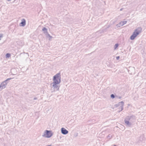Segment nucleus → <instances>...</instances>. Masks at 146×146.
<instances>
[{
	"mask_svg": "<svg viewBox=\"0 0 146 146\" xmlns=\"http://www.w3.org/2000/svg\"><path fill=\"white\" fill-rule=\"evenodd\" d=\"M136 119L135 116L133 115L127 116L125 118L124 122L127 125L130 126L132 125V123L134 122Z\"/></svg>",
	"mask_w": 146,
	"mask_h": 146,
	"instance_id": "1",
	"label": "nucleus"
},
{
	"mask_svg": "<svg viewBox=\"0 0 146 146\" xmlns=\"http://www.w3.org/2000/svg\"><path fill=\"white\" fill-rule=\"evenodd\" d=\"M142 31L141 27H138L135 30L132 35L131 36L130 39L131 40H134L135 38L140 34Z\"/></svg>",
	"mask_w": 146,
	"mask_h": 146,
	"instance_id": "2",
	"label": "nucleus"
},
{
	"mask_svg": "<svg viewBox=\"0 0 146 146\" xmlns=\"http://www.w3.org/2000/svg\"><path fill=\"white\" fill-rule=\"evenodd\" d=\"M124 104V102L123 101H121L115 105L114 106L115 108L118 107V109L119 110L117 111L119 112L123 110Z\"/></svg>",
	"mask_w": 146,
	"mask_h": 146,
	"instance_id": "3",
	"label": "nucleus"
},
{
	"mask_svg": "<svg viewBox=\"0 0 146 146\" xmlns=\"http://www.w3.org/2000/svg\"><path fill=\"white\" fill-rule=\"evenodd\" d=\"M61 75L60 73H58L54 75L53 77V81L58 83L61 82Z\"/></svg>",
	"mask_w": 146,
	"mask_h": 146,
	"instance_id": "4",
	"label": "nucleus"
},
{
	"mask_svg": "<svg viewBox=\"0 0 146 146\" xmlns=\"http://www.w3.org/2000/svg\"><path fill=\"white\" fill-rule=\"evenodd\" d=\"M52 135L53 134L51 131L46 130L45 131L42 136L45 137L50 138L52 136Z\"/></svg>",
	"mask_w": 146,
	"mask_h": 146,
	"instance_id": "5",
	"label": "nucleus"
},
{
	"mask_svg": "<svg viewBox=\"0 0 146 146\" xmlns=\"http://www.w3.org/2000/svg\"><path fill=\"white\" fill-rule=\"evenodd\" d=\"M11 79V78H8L1 83L0 85V88H1L2 90L6 87V86L8 83L7 81Z\"/></svg>",
	"mask_w": 146,
	"mask_h": 146,
	"instance_id": "6",
	"label": "nucleus"
},
{
	"mask_svg": "<svg viewBox=\"0 0 146 146\" xmlns=\"http://www.w3.org/2000/svg\"><path fill=\"white\" fill-rule=\"evenodd\" d=\"M59 83L53 82L50 84L51 86H52L54 89H56V90L58 91L60 86L59 85Z\"/></svg>",
	"mask_w": 146,
	"mask_h": 146,
	"instance_id": "7",
	"label": "nucleus"
},
{
	"mask_svg": "<svg viewBox=\"0 0 146 146\" xmlns=\"http://www.w3.org/2000/svg\"><path fill=\"white\" fill-rule=\"evenodd\" d=\"M128 71L129 74L133 75L135 73V69L134 67H131L129 68Z\"/></svg>",
	"mask_w": 146,
	"mask_h": 146,
	"instance_id": "8",
	"label": "nucleus"
},
{
	"mask_svg": "<svg viewBox=\"0 0 146 146\" xmlns=\"http://www.w3.org/2000/svg\"><path fill=\"white\" fill-rule=\"evenodd\" d=\"M61 133L63 135H66L68 133V131L64 127H62L61 129Z\"/></svg>",
	"mask_w": 146,
	"mask_h": 146,
	"instance_id": "9",
	"label": "nucleus"
},
{
	"mask_svg": "<svg viewBox=\"0 0 146 146\" xmlns=\"http://www.w3.org/2000/svg\"><path fill=\"white\" fill-rule=\"evenodd\" d=\"M127 23V21H122L120 22L119 24H117L116 26L117 27H120L123 26Z\"/></svg>",
	"mask_w": 146,
	"mask_h": 146,
	"instance_id": "10",
	"label": "nucleus"
},
{
	"mask_svg": "<svg viewBox=\"0 0 146 146\" xmlns=\"http://www.w3.org/2000/svg\"><path fill=\"white\" fill-rule=\"evenodd\" d=\"M42 31L45 35L48 33L47 29L45 27H44L42 29Z\"/></svg>",
	"mask_w": 146,
	"mask_h": 146,
	"instance_id": "11",
	"label": "nucleus"
},
{
	"mask_svg": "<svg viewBox=\"0 0 146 146\" xmlns=\"http://www.w3.org/2000/svg\"><path fill=\"white\" fill-rule=\"evenodd\" d=\"M21 24L22 25V26H24L25 25L26 21L24 19L22 20V21L21 23Z\"/></svg>",
	"mask_w": 146,
	"mask_h": 146,
	"instance_id": "12",
	"label": "nucleus"
},
{
	"mask_svg": "<svg viewBox=\"0 0 146 146\" xmlns=\"http://www.w3.org/2000/svg\"><path fill=\"white\" fill-rule=\"evenodd\" d=\"M46 37L47 38H48L49 37V40H51V39L52 38V37L48 33L47 34H46Z\"/></svg>",
	"mask_w": 146,
	"mask_h": 146,
	"instance_id": "13",
	"label": "nucleus"
},
{
	"mask_svg": "<svg viewBox=\"0 0 146 146\" xmlns=\"http://www.w3.org/2000/svg\"><path fill=\"white\" fill-rule=\"evenodd\" d=\"M11 56V55L9 53H7L6 55V56L7 58H9Z\"/></svg>",
	"mask_w": 146,
	"mask_h": 146,
	"instance_id": "14",
	"label": "nucleus"
},
{
	"mask_svg": "<svg viewBox=\"0 0 146 146\" xmlns=\"http://www.w3.org/2000/svg\"><path fill=\"white\" fill-rule=\"evenodd\" d=\"M118 44H115L114 46V49H115V50L116 49V48L118 47Z\"/></svg>",
	"mask_w": 146,
	"mask_h": 146,
	"instance_id": "15",
	"label": "nucleus"
},
{
	"mask_svg": "<svg viewBox=\"0 0 146 146\" xmlns=\"http://www.w3.org/2000/svg\"><path fill=\"white\" fill-rule=\"evenodd\" d=\"M111 97L112 98H114L115 97V95L113 94H111Z\"/></svg>",
	"mask_w": 146,
	"mask_h": 146,
	"instance_id": "16",
	"label": "nucleus"
},
{
	"mask_svg": "<svg viewBox=\"0 0 146 146\" xmlns=\"http://www.w3.org/2000/svg\"><path fill=\"white\" fill-rule=\"evenodd\" d=\"M107 137L108 138H109V139H110L112 137V136L110 135H109Z\"/></svg>",
	"mask_w": 146,
	"mask_h": 146,
	"instance_id": "17",
	"label": "nucleus"
},
{
	"mask_svg": "<svg viewBox=\"0 0 146 146\" xmlns=\"http://www.w3.org/2000/svg\"><path fill=\"white\" fill-rule=\"evenodd\" d=\"M3 34H0V38H1L3 37Z\"/></svg>",
	"mask_w": 146,
	"mask_h": 146,
	"instance_id": "18",
	"label": "nucleus"
},
{
	"mask_svg": "<svg viewBox=\"0 0 146 146\" xmlns=\"http://www.w3.org/2000/svg\"><path fill=\"white\" fill-rule=\"evenodd\" d=\"M141 138H142V140H141V139H140V140H141V141H142V140L143 139V136H141L140 137V139H141Z\"/></svg>",
	"mask_w": 146,
	"mask_h": 146,
	"instance_id": "19",
	"label": "nucleus"
},
{
	"mask_svg": "<svg viewBox=\"0 0 146 146\" xmlns=\"http://www.w3.org/2000/svg\"><path fill=\"white\" fill-rule=\"evenodd\" d=\"M119 56H117L116 57V58L117 60H118L119 59Z\"/></svg>",
	"mask_w": 146,
	"mask_h": 146,
	"instance_id": "20",
	"label": "nucleus"
},
{
	"mask_svg": "<svg viewBox=\"0 0 146 146\" xmlns=\"http://www.w3.org/2000/svg\"><path fill=\"white\" fill-rule=\"evenodd\" d=\"M37 97H35L34 98V100H37Z\"/></svg>",
	"mask_w": 146,
	"mask_h": 146,
	"instance_id": "21",
	"label": "nucleus"
},
{
	"mask_svg": "<svg viewBox=\"0 0 146 146\" xmlns=\"http://www.w3.org/2000/svg\"><path fill=\"white\" fill-rule=\"evenodd\" d=\"M118 98L119 99H121V96H119L118 97Z\"/></svg>",
	"mask_w": 146,
	"mask_h": 146,
	"instance_id": "22",
	"label": "nucleus"
},
{
	"mask_svg": "<svg viewBox=\"0 0 146 146\" xmlns=\"http://www.w3.org/2000/svg\"><path fill=\"white\" fill-rule=\"evenodd\" d=\"M2 90L1 89V88H0V91H1V90Z\"/></svg>",
	"mask_w": 146,
	"mask_h": 146,
	"instance_id": "23",
	"label": "nucleus"
},
{
	"mask_svg": "<svg viewBox=\"0 0 146 146\" xmlns=\"http://www.w3.org/2000/svg\"><path fill=\"white\" fill-rule=\"evenodd\" d=\"M116 146V145H114V146Z\"/></svg>",
	"mask_w": 146,
	"mask_h": 146,
	"instance_id": "24",
	"label": "nucleus"
},
{
	"mask_svg": "<svg viewBox=\"0 0 146 146\" xmlns=\"http://www.w3.org/2000/svg\"><path fill=\"white\" fill-rule=\"evenodd\" d=\"M122 10V9H120V10H121H121Z\"/></svg>",
	"mask_w": 146,
	"mask_h": 146,
	"instance_id": "25",
	"label": "nucleus"
},
{
	"mask_svg": "<svg viewBox=\"0 0 146 146\" xmlns=\"http://www.w3.org/2000/svg\"><path fill=\"white\" fill-rule=\"evenodd\" d=\"M1 40V38H0V40Z\"/></svg>",
	"mask_w": 146,
	"mask_h": 146,
	"instance_id": "26",
	"label": "nucleus"
}]
</instances>
